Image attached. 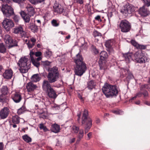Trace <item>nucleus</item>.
I'll return each instance as SVG.
<instances>
[{"mask_svg": "<svg viewBox=\"0 0 150 150\" xmlns=\"http://www.w3.org/2000/svg\"><path fill=\"white\" fill-rule=\"evenodd\" d=\"M42 59V57H39L38 58H37L36 59H35V60H37V61L39 62V61L41 60Z\"/></svg>", "mask_w": 150, "mask_h": 150, "instance_id": "338daca9", "label": "nucleus"}, {"mask_svg": "<svg viewBox=\"0 0 150 150\" xmlns=\"http://www.w3.org/2000/svg\"><path fill=\"white\" fill-rule=\"evenodd\" d=\"M44 54L46 57L49 58L52 55V52L51 51H47L45 52Z\"/></svg>", "mask_w": 150, "mask_h": 150, "instance_id": "79ce46f5", "label": "nucleus"}, {"mask_svg": "<svg viewBox=\"0 0 150 150\" xmlns=\"http://www.w3.org/2000/svg\"><path fill=\"white\" fill-rule=\"evenodd\" d=\"M1 92L0 100L2 102H4L7 99V95L9 93V89L6 86H4L1 88Z\"/></svg>", "mask_w": 150, "mask_h": 150, "instance_id": "f8f14e48", "label": "nucleus"}, {"mask_svg": "<svg viewBox=\"0 0 150 150\" xmlns=\"http://www.w3.org/2000/svg\"><path fill=\"white\" fill-rule=\"evenodd\" d=\"M40 79V75L39 74L33 75L31 78V81L34 82H37L39 81Z\"/></svg>", "mask_w": 150, "mask_h": 150, "instance_id": "c756f323", "label": "nucleus"}, {"mask_svg": "<svg viewBox=\"0 0 150 150\" xmlns=\"http://www.w3.org/2000/svg\"><path fill=\"white\" fill-rule=\"evenodd\" d=\"M48 73L47 76V81L50 83H54L59 79V74L58 68L55 66L48 69Z\"/></svg>", "mask_w": 150, "mask_h": 150, "instance_id": "7ed1b4c3", "label": "nucleus"}, {"mask_svg": "<svg viewBox=\"0 0 150 150\" xmlns=\"http://www.w3.org/2000/svg\"><path fill=\"white\" fill-rule=\"evenodd\" d=\"M3 27L6 31H9L14 26V23L11 20L5 18L2 22Z\"/></svg>", "mask_w": 150, "mask_h": 150, "instance_id": "9b49d317", "label": "nucleus"}, {"mask_svg": "<svg viewBox=\"0 0 150 150\" xmlns=\"http://www.w3.org/2000/svg\"><path fill=\"white\" fill-rule=\"evenodd\" d=\"M27 44L28 47L29 49L32 48L35 45V44H34V43H33L30 41H28V42Z\"/></svg>", "mask_w": 150, "mask_h": 150, "instance_id": "de8ad7c7", "label": "nucleus"}, {"mask_svg": "<svg viewBox=\"0 0 150 150\" xmlns=\"http://www.w3.org/2000/svg\"><path fill=\"white\" fill-rule=\"evenodd\" d=\"M35 54V52L33 51H30V57L31 59V57H33V55L34 54Z\"/></svg>", "mask_w": 150, "mask_h": 150, "instance_id": "680f3d73", "label": "nucleus"}, {"mask_svg": "<svg viewBox=\"0 0 150 150\" xmlns=\"http://www.w3.org/2000/svg\"><path fill=\"white\" fill-rule=\"evenodd\" d=\"M12 99L16 103H19L22 99L21 96L19 93H16L12 96Z\"/></svg>", "mask_w": 150, "mask_h": 150, "instance_id": "b1692460", "label": "nucleus"}, {"mask_svg": "<svg viewBox=\"0 0 150 150\" xmlns=\"http://www.w3.org/2000/svg\"><path fill=\"white\" fill-rule=\"evenodd\" d=\"M119 29L123 33L129 32L131 28L130 23L127 20L123 19L121 20L119 25Z\"/></svg>", "mask_w": 150, "mask_h": 150, "instance_id": "423d86ee", "label": "nucleus"}, {"mask_svg": "<svg viewBox=\"0 0 150 150\" xmlns=\"http://www.w3.org/2000/svg\"><path fill=\"white\" fill-rule=\"evenodd\" d=\"M134 57L135 60L138 63H144L147 60L146 57L141 52L139 51L136 52L134 54Z\"/></svg>", "mask_w": 150, "mask_h": 150, "instance_id": "9d476101", "label": "nucleus"}, {"mask_svg": "<svg viewBox=\"0 0 150 150\" xmlns=\"http://www.w3.org/2000/svg\"><path fill=\"white\" fill-rule=\"evenodd\" d=\"M121 71L123 75L125 76L127 75V76H126V77L127 78L129 79L132 78L133 77L132 74L129 71L128 69L123 68L121 69Z\"/></svg>", "mask_w": 150, "mask_h": 150, "instance_id": "393cba45", "label": "nucleus"}, {"mask_svg": "<svg viewBox=\"0 0 150 150\" xmlns=\"http://www.w3.org/2000/svg\"><path fill=\"white\" fill-rule=\"evenodd\" d=\"M146 6L144 5L142 7H140L138 11L139 13L144 17L147 16L149 14V11L146 8Z\"/></svg>", "mask_w": 150, "mask_h": 150, "instance_id": "2eb2a0df", "label": "nucleus"}, {"mask_svg": "<svg viewBox=\"0 0 150 150\" xmlns=\"http://www.w3.org/2000/svg\"><path fill=\"white\" fill-rule=\"evenodd\" d=\"M52 131L55 133H57L60 131V127L57 124H55L52 125L51 128Z\"/></svg>", "mask_w": 150, "mask_h": 150, "instance_id": "a878e982", "label": "nucleus"}, {"mask_svg": "<svg viewBox=\"0 0 150 150\" xmlns=\"http://www.w3.org/2000/svg\"><path fill=\"white\" fill-rule=\"evenodd\" d=\"M36 41V40L35 38H32L30 39V40L29 41H30L31 42L34 43L35 45Z\"/></svg>", "mask_w": 150, "mask_h": 150, "instance_id": "5fc2aeb1", "label": "nucleus"}, {"mask_svg": "<svg viewBox=\"0 0 150 150\" xmlns=\"http://www.w3.org/2000/svg\"><path fill=\"white\" fill-rule=\"evenodd\" d=\"M132 55V54L129 53H125L123 54V57L124 58L125 60L128 63L131 59Z\"/></svg>", "mask_w": 150, "mask_h": 150, "instance_id": "cd10ccee", "label": "nucleus"}, {"mask_svg": "<svg viewBox=\"0 0 150 150\" xmlns=\"http://www.w3.org/2000/svg\"><path fill=\"white\" fill-rule=\"evenodd\" d=\"M92 135V132H89L87 134V136L88 137V139H89L91 136Z\"/></svg>", "mask_w": 150, "mask_h": 150, "instance_id": "774afa93", "label": "nucleus"}, {"mask_svg": "<svg viewBox=\"0 0 150 150\" xmlns=\"http://www.w3.org/2000/svg\"><path fill=\"white\" fill-rule=\"evenodd\" d=\"M40 128L41 129H43L45 132H46L48 130L46 127L44 126L43 124H40Z\"/></svg>", "mask_w": 150, "mask_h": 150, "instance_id": "49530a36", "label": "nucleus"}, {"mask_svg": "<svg viewBox=\"0 0 150 150\" xmlns=\"http://www.w3.org/2000/svg\"><path fill=\"white\" fill-rule=\"evenodd\" d=\"M142 94V93L140 92H139L138 93H137V95H136V97H140Z\"/></svg>", "mask_w": 150, "mask_h": 150, "instance_id": "0e129e2a", "label": "nucleus"}, {"mask_svg": "<svg viewBox=\"0 0 150 150\" xmlns=\"http://www.w3.org/2000/svg\"><path fill=\"white\" fill-rule=\"evenodd\" d=\"M35 55L36 57H40L42 55V53L41 52L38 51L35 52Z\"/></svg>", "mask_w": 150, "mask_h": 150, "instance_id": "864d4df0", "label": "nucleus"}, {"mask_svg": "<svg viewBox=\"0 0 150 150\" xmlns=\"http://www.w3.org/2000/svg\"><path fill=\"white\" fill-rule=\"evenodd\" d=\"M20 67L19 70L22 73L27 72L30 67V63L28 58L25 57L21 58L18 63Z\"/></svg>", "mask_w": 150, "mask_h": 150, "instance_id": "39448f33", "label": "nucleus"}, {"mask_svg": "<svg viewBox=\"0 0 150 150\" xmlns=\"http://www.w3.org/2000/svg\"><path fill=\"white\" fill-rule=\"evenodd\" d=\"M92 120L88 116V111L84 109L82 117L81 125L85 124L84 127L85 134L87 133L91 127L92 125Z\"/></svg>", "mask_w": 150, "mask_h": 150, "instance_id": "20e7f679", "label": "nucleus"}, {"mask_svg": "<svg viewBox=\"0 0 150 150\" xmlns=\"http://www.w3.org/2000/svg\"><path fill=\"white\" fill-rule=\"evenodd\" d=\"M4 144L3 142H0V150H3L4 148Z\"/></svg>", "mask_w": 150, "mask_h": 150, "instance_id": "bf43d9fd", "label": "nucleus"}, {"mask_svg": "<svg viewBox=\"0 0 150 150\" xmlns=\"http://www.w3.org/2000/svg\"><path fill=\"white\" fill-rule=\"evenodd\" d=\"M31 60L32 63L37 68L40 66V62L35 60L33 57H31Z\"/></svg>", "mask_w": 150, "mask_h": 150, "instance_id": "2f4dec72", "label": "nucleus"}, {"mask_svg": "<svg viewBox=\"0 0 150 150\" xmlns=\"http://www.w3.org/2000/svg\"><path fill=\"white\" fill-rule=\"evenodd\" d=\"M51 62H49L48 61H42V64L44 67H46L47 66H49Z\"/></svg>", "mask_w": 150, "mask_h": 150, "instance_id": "ea45409f", "label": "nucleus"}, {"mask_svg": "<svg viewBox=\"0 0 150 150\" xmlns=\"http://www.w3.org/2000/svg\"><path fill=\"white\" fill-rule=\"evenodd\" d=\"M100 59L103 60L104 59L107 58L108 57L107 52L105 51H102L100 53Z\"/></svg>", "mask_w": 150, "mask_h": 150, "instance_id": "7c9ffc66", "label": "nucleus"}, {"mask_svg": "<svg viewBox=\"0 0 150 150\" xmlns=\"http://www.w3.org/2000/svg\"><path fill=\"white\" fill-rule=\"evenodd\" d=\"M21 15L25 22L28 23L29 22L30 16L26 14L24 11H22L21 13Z\"/></svg>", "mask_w": 150, "mask_h": 150, "instance_id": "bb28decb", "label": "nucleus"}, {"mask_svg": "<svg viewBox=\"0 0 150 150\" xmlns=\"http://www.w3.org/2000/svg\"><path fill=\"white\" fill-rule=\"evenodd\" d=\"M78 98H80L82 101L83 100L81 94L80 93H78Z\"/></svg>", "mask_w": 150, "mask_h": 150, "instance_id": "69168bd1", "label": "nucleus"}, {"mask_svg": "<svg viewBox=\"0 0 150 150\" xmlns=\"http://www.w3.org/2000/svg\"><path fill=\"white\" fill-rule=\"evenodd\" d=\"M93 35L95 37L97 36H101L102 34L97 31H95L93 32Z\"/></svg>", "mask_w": 150, "mask_h": 150, "instance_id": "c03bdc74", "label": "nucleus"}, {"mask_svg": "<svg viewBox=\"0 0 150 150\" xmlns=\"http://www.w3.org/2000/svg\"><path fill=\"white\" fill-rule=\"evenodd\" d=\"M3 76L4 78L9 79H11L13 76V71L11 69L5 70L3 74Z\"/></svg>", "mask_w": 150, "mask_h": 150, "instance_id": "aec40b11", "label": "nucleus"}, {"mask_svg": "<svg viewBox=\"0 0 150 150\" xmlns=\"http://www.w3.org/2000/svg\"><path fill=\"white\" fill-rule=\"evenodd\" d=\"M26 88L28 92L33 91L37 87L36 85L30 82L27 83L26 85Z\"/></svg>", "mask_w": 150, "mask_h": 150, "instance_id": "412c9836", "label": "nucleus"}, {"mask_svg": "<svg viewBox=\"0 0 150 150\" xmlns=\"http://www.w3.org/2000/svg\"><path fill=\"white\" fill-rule=\"evenodd\" d=\"M92 50L93 52L95 54H97L98 53V50L96 47H93Z\"/></svg>", "mask_w": 150, "mask_h": 150, "instance_id": "8fccbe9b", "label": "nucleus"}, {"mask_svg": "<svg viewBox=\"0 0 150 150\" xmlns=\"http://www.w3.org/2000/svg\"><path fill=\"white\" fill-rule=\"evenodd\" d=\"M19 17L17 15H15L13 17V19L16 22H18L19 20Z\"/></svg>", "mask_w": 150, "mask_h": 150, "instance_id": "603ef678", "label": "nucleus"}, {"mask_svg": "<svg viewBox=\"0 0 150 150\" xmlns=\"http://www.w3.org/2000/svg\"><path fill=\"white\" fill-rule=\"evenodd\" d=\"M48 91H47L46 92L50 98L55 99L57 97V95L56 94V91L52 88L48 90Z\"/></svg>", "mask_w": 150, "mask_h": 150, "instance_id": "6ab92c4d", "label": "nucleus"}, {"mask_svg": "<svg viewBox=\"0 0 150 150\" xmlns=\"http://www.w3.org/2000/svg\"><path fill=\"white\" fill-rule=\"evenodd\" d=\"M43 112H44L43 111H42V112H40V118H42L43 119H45L46 118L47 116Z\"/></svg>", "mask_w": 150, "mask_h": 150, "instance_id": "09e8293b", "label": "nucleus"}, {"mask_svg": "<svg viewBox=\"0 0 150 150\" xmlns=\"http://www.w3.org/2000/svg\"><path fill=\"white\" fill-rule=\"evenodd\" d=\"M22 137L24 140L26 142L29 143L31 142V138L27 134L24 135Z\"/></svg>", "mask_w": 150, "mask_h": 150, "instance_id": "72a5a7b5", "label": "nucleus"}, {"mask_svg": "<svg viewBox=\"0 0 150 150\" xmlns=\"http://www.w3.org/2000/svg\"><path fill=\"white\" fill-rule=\"evenodd\" d=\"M72 131L73 132L76 133L79 130V128L75 126H73L72 128Z\"/></svg>", "mask_w": 150, "mask_h": 150, "instance_id": "58836bf2", "label": "nucleus"}, {"mask_svg": "<svg viewBox=\"0 0 150 150\" xmlns=\"http://www.w3.org/2000/svg\"><path fill=\"white\" fill-rule=\"evenodd\" d=\"M25 110L24 107H22L18 110L17 113L18 114L20 115L24 112Z\"/></svg>", "mask_w": 150, "mask_h": 150, "instance_id": "a19ab883", "label": "nucleus"}, {"mask_svg": "<svg viewBox=\"0 0 150 150\" xmlns=\"http://www.w3.org/2000/svg\"><path fill=\"white\" fill-rule=\"evenodd\" d=\"M6 49L2 43H0V52L4 53L6 52Z\"/></svg>", "mask_w": 150, "mask_h": 150, "instance_id": "f704fd0d", "label": "nucleus"}, {"mask_svg": "<svg viewBox=\"0 0 150 150\" xmlns=\"http://www.w3.org/2000/svg\"><path fill=\"white\" fill-rule=\"evenodd\" d=\"M1 9L4 16L6 17H9L14 14L13 8L7 4L2 5Z\"/></svg>", "mask_w": 150, "mask_h": 150, "instance_id": "0eeeda50", "label": "nucleus"}, {"mask_svg": "<svg viewBox=\"0 0 150 150\" xmlns=\"http://www.w3.org/2000/svg\"><path fill=\"white\" fill-rule=\"evenodd\" d=\"M143 95H144V97H147L148 96V93L146 91H145L142 93Z\"/></svg>", "mask_w": 150, "mask_h": 150, "instance_id": "13d9d810", "label": "nucleus"}, {"mask_svg": "<svg viewBox=\"0 0 150 150\" xmlns=\"http://www.w3.org/2000/svg\"><path fill=\"white\" fill-rule=\"evenodd\" d=\"M31 3L33 4H36L38 3V0H29Z\"/></svg>", "mask_w": 150, "mask_h": 150, "instance_id": "6e6d98bb", "label": "nucleus"}, {"mask_svg": "<svg viewBox=\"0 0 150 150\" xmlns=\"http://www.w3.org/2000/svg\"><path fill=\"white\" fill-rule=\"evenodd\" d=\"M147 86V84H144V85H143L141 86V87L140 88V90L142 91V90L143 88H146Z\"/></svg>", "mask_w": 150, "mask_h": 150, "instance_id": "e2e57ef3", "label": "nucleus"}, {"mask_svg": "<svg viewBox=\"0 0 150 150\" xmlns=\"http://www.w3.org/2000/svg\"><path fill=\"white\" fill-rule=\"evenodd\" d=\"M102 92L107 98H112L116 96L118 91L117 86L107 83H105L102 89Z\"/></svg>", "mask_w": 150, "mask_h": 150, "instance_id": "f03ea898", "label": "nucleus"}, {"mask_svg": "<svg viewBox=\"0 0 150 150\" xmlns=\"http://www.w3.org/2000/svg\"><path fill=\"white\" fill-rule=\"evenodd\" d=\"M52 24V25L54 27H57L59 26V23H57V21L55 19H53L51 21Z\"/></svg>", "mask_w": 150, "mask_h": 150, "instance_id": "37998d69", "label": "nucleus"}, {"mask_svg": "<svg viewBox=\"0 0 150 150\" xmlns=\"http://www.w3.org/2000/svg\"><path fill=\"white\" fill-rule=\"evenodd\" d=\"M83 130L82 129H79L78 136L79 139H81L83 137Z\"/></svg>", "mask_w": 150, "mask_h": 150, "instance_id": "e433bc0d", "label": "nucleus"}, {"mask_svg": "<svg viewBox=\"0 0 150 150\" xmlns=\"http://www.w3.org/2000/svg\"><path fill=\"white\" fill-rule=\"evenodd\" d=\"M112 112L116 114L122 115L123 113V111L121 110H114L112 111Z\"/></svg>", "mask_w": 150, "mask_h": 150, "instance_id": "a18cd8bd", "label": "nucleus"}, {"mask_svg": "<svg viewBox=\"0 0 150 150\" xmlns=\"http://www.w3.org/2000/svg\"><path fill=\"white\" fill-rule=\"evenodd\" d=\"M52 108L55 109H59V106L57 105H54L52 107Z\"/></svg>", "mask_w": 150, "mask_h": 150, "instance_id": "052dcab7", "label": "nucleus"}, {"mask_svg": "<svg viewBox=\"0 0 150 150\" xmlns=\"http://www.w3.org/2000/svg\"><path fill=\"white\" fill-rule=\"evenodd\" d=\"M74 59L76 64L74 70L75 74L81 76L87 69L86 64L83 61V57L79 53L77 54Z\"/></svg>", "mask_w": 150, "mask_h": 150, "instance_id": "f257e3e1", "label": "nucleus"}, {"mask_svg": "<svg viewBox=\"0 0 150 150\" xmlns=\"http://www.w3.org/2000/svg\"><path fill=\"white\" fill-rule=\"evenodd\" d=\"M28 14L30 16H33L35 13V10L33 7L31 5H28L26 7Z\"/></svg>", "mask_w": 150, "mask_h": 150, "instance_id": "5701e85b", "label": "nucleus"}, {"mask_svg": "<svg viewBox=\"0 0 150 150\" xmlns=\"http://www.w3.org/2000/svg\"><path fill=\"white\" fill-rule=\"evenodd\" d=\"M13 33L16 34H20L21 37L25 38L26 36V33L24 31L23 28L21 26L16 27L13 29Z\"/></svg>", "mask_w": 150, "mask_h": 150, "instance_id": "4468645a", "label": "nucleus"}, {"mask_svg": "<svg viewBox=\"0 0 150 150\" xmlns=\"http://www.w3.org/2000/svg\"><path fill=\"white\" fill-rule=\"evenodd\" d=\"M53 7L54 11L59 13H62L64 10L63 7L60 4L57 3L55 4Z\"/></svg>", "mask_w": 150, "mask_h": 150, "instance_id": "4be33fe9", "label": "nucleus"}, {"mask_svg": "<svg viewBox=\"0 0 150 150\" xmlns=\"http://www.w3.org/2000/svg\"><path fill=\"white\" fill-rule=\"evenodd\" d=\"M50 83H51L47 80H44L43 81L42 83V88L45 92L48 91V90L52 88Z\"/></svg>", "mask_w": 150, "mask_h": 150, "instance_id": "dca6fc26", "label": "nucleus"}, {"mask_svg": "<svg viewBox=\"0 0 150 150\" xmlns=\"http://www.w3.org/2000/svg\"><path fill=\"white\" fill-rule=\"evenodd\" d=\"M30 28L33 32H37L38 30L37 26L34 24H32L30 26Z\"/></svg>", "mask_w": 150, "mask_h": 150, "instance_id": "c9c22d12", "label": "nucleus"}, {"mask_svg": "<svg viewBox=\"0 0 150 150\" xmlns=\"http://www.w3.org/2000/svg\"><path fill=\"white\" fill-rule=\"evenodd\" d=\"M135 11V7L132 4L128 3L123 6V8L121 9L120 12L125 16H127Z\"/></svg>", "mask_w": 150, "mask_h": 150, "instance_id": "6e6552de", "label": "nucleus"}, {"mask_svg": "<svg viewBox=\"0 0 150 150\" xmlns=\"http://www.w3.org/2000/svg\"><path fill=\"white\" fill-rule=\"evenodd\" d=\"M96 86V83L93 80H91L88 82L87 83V87L88 89L92 90Z\"/></svg>", "mask_w": 150, "mask_h": 150, "instance_id": "c85d7f7f", "label": "nucleus"}, {"mask_svg": "<svg viewBox=\"0 0 150 150\" xmlns=\"http://www.w3.org/2000/svg\"><path fill=\"white\" fill-rule=\"evenodd\" d=\"M4 41L6 46L8 48L18 46L17 42L16 40H13L9 35H6L4 38Z\"/></svg>", "mask_w": 150, "mask_h": 150, "instance_id": "1a4fd4ad", "label": "nucleus"}, {"mask_svg": "<svg viewBox=\"0 0 150 150\" xmlns=\"http://www.w3.org/2000/svg\"><path fill=\"white\" fill-rule=\"evenodd\" d=\"M12 121L14 124H18L20 122L19 118L17 115L13 116L12 117Z\"/></svg>", "mask_w": 150, "mask_h": 150, "instance_id": "473e14b6", "label": "nucleus"}, {"mask_svg": "<svg viewBox=\"0 0 150 150\" xmlns=\"http://www.w3.org/2000/svg\"><path fill=\"white\" fill-rule=\"evenodd\" d=\"M103 62L104 61H99V64L100 69L101 70L104 69L105 68V63Z\"/></svg>", "mask_w": 150, "mask_h": 150, "instance_id": "4c0bfd02", "label": "nucleus"}, {"mask_svg": "<svg viewBox=\"0 0 150 150\" xmlns=\"http://www.w3.org/2000/svg\"><path fill=\"white\" fill-rule=\"evenodd\" d=\"M96 20H97L99 21H101L102 20L100 18V16L99 15H98L95 18Z\"/></svg>", "mask_w": 150, "mask_h": 150, "instance_id": "4d7b16f0", "label": "nucleus"}, {"mask_svg": "<svg viewBox=\"0 0 150 150\" xmlns=\"http://www.w3.org/2000/svg\"><path fill=\"white\" fill-rule=\"evenodd\" d=\"M75 2L77 4H83L84 0H74Z\"/></svg>", "mask_w": 150, "mask_h": 150, "instance_id": "3c124183", "label": "nucleus"}, {"mask_svg": "<svg viewBox=\"0 0 150 150\" xmlns=\"http://www.w3.org/2000/svg\"><path fill=\"white\" fill-rule=\"evenodd\" d=\"M131 43L132 45L138 49L144 50L146 48V45H140L134 40H131Z\"/></svg>", "mask_w": 150, "mask_h": 150, "instance_id": "a211bd4d", "label": "nucleus"}, {"mask_svg": "<svg viewBox=\"0 0 150 150\" xmlns=\"http://www.w3.org/2000/svg\"><path fill=\"white\" fill-rule=\"evenodd\" d=\"M9 109L7 107H4L0 112V116L2 119H4L8 116L9 113Z\"/></svg>", "mask_w": 150, "mask_h": 150, "instance_id": "f3484780", "label": "nucleus"}, {"mask_svg": "<svg viewBox=\"0 0 150 150\" xmlns=\"http://www.w3.org/2000/svg\"><path fill=\"white\" fill-rule=\"evenodd\" d=\"M113 44V40H107L105 43V45L107 48L106 50L110 54L112 55L114 53V51L112 47Z\"/></svg>", "mask_w": 150, "mask_h": 150, "instance_id": "ddd939ff", "label": "nucleus"}]
</instances>
